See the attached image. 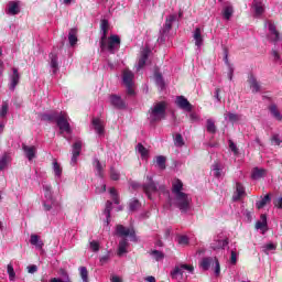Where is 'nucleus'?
I'll return each mask as SVG.
<instances>
[{
  "label": "nucleus",
  "instance_id": "nucleus-1",
  "mask_svg": "<svg viewBox=\"0 0 282 282\" xmlns=\"http://www.w3.org/2000/svg\"><path fill=\"white\" fill-rule=\"evenodd\" d=\"M41 120L44 122H56L61 134L67 133L68 135H72V126L69 124V116H67V112H47L42 115Z\"/></svg>",
  "mask_w": 282,
  "mask_h": 282
},
{
  "label": "nucleus",
  "instance_id": "nucleus-2",
  "mask_svg": "<svg viewBox=\"0 0 282 282\" xmlns=\"http://www.w3.org/2000/svg\"><path fill=\"white\" fill-rule=\"evenodd\" d=\"M184 183L180 178L172 182V193L175 195L176 206L181 213H188L191 210V197L184 192Z\"/></svg>",
  "mask_w": 282,
  "mask_h": 282
},
{
  "label": "nucleus",
  "instance_id": "nucleus-3",
  "mask_svg": "<svg viewBox=\"0 0 282 282\" xmlns=\"http://www.w3.org/2000/svg\"><path fill=\"white\" fill-rule=\"evenodd\" d=\"M166 109H169V102L158 101L149 110L150 124L161 122L166 118Z\"/></svg>",
  "mask_w": 282,
  "mask_h": 282
},
{
  "label": "nucleus",
  "instance_id": "nucleus-4",
  "mask_svg": "<svg viewBox=\"0 0 282 282\" xmlns=\"http://www.w3.org/2000/svg\"><path fill=\"white\" fill-rule=\"evenodd\" d=\"M100 48L101 52H109L110 54H116L118 50H120V36L119 35H110L106 37V40H100Z\"/></svg>",
  "mask_w": 282,
  "mask_h": 282
},
{
  "label": "nucleus",
  "instance_id": "nucleus-5",
  "mask_svg": "<svg viewBox=\"0 0 282 282\" xmlns=\"http://www.w3.org/2000/svg\"><path fill=\"white\" fill-rule=\"evenodd\" d=\"M177 21V14H170L163 28L160 30V36L158 39L159 43H164L166 41V36H169V32L173 30V23Z\"/></svg>",
  "mask_w": 282,
  "mask_h": 282
},
{
  "label": "nucleus",
  "instance_id": "nucleus-6",
  "mask_svg": "<svg viewBox=\"0 0 282 282\" xmlns=\"http://www.w3.org/2000/svg\"><path fill=\"white\" fill-rule=\"evenodd\" d=\"M214 265V272L216 274V276H219L220 272H221V267L219 265V259H217V257L215 258H203L199 267L202 268V270H210V267Z\"/></svg>",
  "mask_w": 282,
  "mask_h": 282
},
{
  "label": "nucleus",
  "instance_id": "nucleus-7",
  "mask_svg": "<svg viewBox=\"0 0 282 282\" xmlns=\"http://www.w3.org/2000/svg\"><path fill=\"white\" fill-rule=\"evenodd\" d=\"M133 72L124 69L122 73L123 85L126 86L127 96H135V89L133 88Z\"/></svg>",
  "mask_w": 282,
  "mask_h": 282
},
{
  "label": "nucleus",
  "instance_id": "nucleus-8",
  "mask_svg": "<svg viewBox=\"0 0 282 282\" xmlns=\"http://www.w3.org/2000/svg\"><path fill=\"white\" fill-rule=\"evenodd\" d=\"M184 270H187L191 274H193V270L195 268L191 264H180L176 265L172 271H171V276L174 281H181V279L184 278Z\"/></svg>",
  "mask_w": 282,
  "mask_h": 282
},
{
  "label": "nucleus",
  "instance_id": "nucleus-9",
  "mask_svg": "<svg viewBox=\"0 0 282 282\" xmlns=\"http://www.w3.org/2000/svg\"><path fill=\"white\" fill-rule=\"evenodd\" d=\"M142 191L151 199L152 193H158V185L153 181V177L147 176V182L142 184Z\"/></svg>",
  "mask_w": 282,
  "mask_h": 282
},
{
  "label": "nucleus",
  "instance_id": "nucleus-10",
  "mask_svg": "<svg viewBox=\"0 0 282 282\" xmlns=\"http://www.w3.org/2000/svg\"><path fill=\"white\" fill-rule=\"evenodd\" d=\"M6 14L9 17H17L21 12V2L20 1H9L4 9Z\"/></svg>",
  "mask_w": 282,
  "mask_h": 282
},
{
  "label": "nucleus",
  "instance_id": "nucleus-11",
  "mask_svg": "<svg viewBox=\"0 0 282 282\" xmlns=\"http://www.w3.org/2000/svg\"><path fill=\"white\" fill-rule=\"evenodd\" d=\"M9 89L10 91H14V89H17V85L21 83V74H19V68H12V74L9 76Z\"/></svg>",
  "mask_w": 282,
  "mask_h": 282
},
{
  "label": "nucleus",
  "instance_id": "nucleus-12",
  "mask_svg": "<svg viewBox=\"0 0 282 282\" xmlns=\"http://www.w3.org/2000/svg\"><path fill=\"white\" fill-rule=\"evenodd\" d=\"M80 151H83V141L78 140L73 144V156L70 160V164L76 166L78 164V158H80Z\"/></svg>",
  "mask_w": 282,
  "mask_h": 282
},
{
  "label": "nucleus",
  "instance_id": "nucleus-13",
  "mask_svg": "<svg viewBox=\"0 0 282 282\" xmlns=\"http://www.w3.org/2000/svg\"><path fill=\"white\" fill-rule=\"evenodd\" d=\"M175 105H177L180 109H183V111H193V105L184 96H177Z\"/></svg>",
  "mask_w": 282,
  "mask_h": 282
},
{
  "label": "nucleus",
  "instance_id": "nucleus-14",
  "mask_svg": "<svg viewBox=\"0 0 282 282\" xmlns=\"http://www.w3.org/2000/svg\"><path fill=\"white\" fill-rule=\"evenodd\" d=\"M247 83H249L252 94H259V91H261V84H259V80H257L254 74H249Z\"/></svg>",
  "mask_w": 282,
  "mask_h": 282
},
{
  "label": "nucleus",
  "instance_id": "nucleus-15",
  "mask_svg": "<svg viewBox=\"0 0 282 282\" xmlns=\"http://www.w3.org/2000/svg\"><path fill=\"white\" fill-rule=\"evenodd\" d=\"M110 105H112L115 109H127V102L118 95H110Z\"/></svg>",
  "mask_w": 282,
  "mask_h": 282
},
{
  "label": "nucleus",
  "instance_id": "nucleus-16",
  "mask_svg": "<svg viewBox=\"0 0 282 282\" xmlns=\"http://www.w3.org/2000/svg\"><path fill=\"white\" fill-rule=\"evenodd\" d=\"M267 25L269 28L270 39L274 43H276V41H280L281 36L280 33L276 31V25L274 24V22L272 20H267Z\"/></svg>",
  "mask_w": 282,
  "mask_h": 282
},
{
  "label": "nucleus",
  "instance_id": "nucleus-17",
  "mask_svg": "<svg viewBox=\"0 0 282 282\" xmlns=\"http://www.w3.org/2000/svg\"><path fill=\"white\" fill-rule=\"evenodd\" d=\"M252 10L254 12V17H261L263 12H265V4H263V0H253Z\"/></svg>",
  "mask_w": 282,
  "mask_h": 282
},
{
  "label": "nucleus",
  "instance_id": "nucleus-18",
  "mask_svg": "<svg viewBox=\"0 0 282 282\" xmlns=\"http://www.w3.org/2000/svg\"><path fill=\"white\" fill-rule=\"evenodd\" d=\"M226 246H228V238H221L220 236H217L212 243L213 250L224 249Z\"/></svg>",
  "mask_w": 282,
  "mask_h": 282
},
{
  "label": "nucleus",
  "instance_id": "nucleus-19",
  "mask_svg": "<svg viewBox=\"0 0 282 282\" xmlns=\"http://www.w3.org/2000/svg\"><path fill=\"white\" fill-rule=\"evenodd\" d=\"M116 231L119 237H135L134 230H130L122 225H118Z\"/></svg>",
  "mask_w": 282,
  "mask_h": 282
},
{
  "label": "nucleus",
  "instance_id": "nucleus-20",
  "mask_svg": "<svg viewBox=\"0 0 282 282\" xmlns=\"http://www.w3.org/2000/svg\"><path fill=\"white\" fill-rule=\"evenodd\" d=\"M242 197H246V187H243V184H241L240 182H237L234 202H239V199H242Z\"/></svg>",
  "mask_w": 282,
  "mask_h": 282
},
{
  "label": "nucleus",
  "instance_id": "nucleus-21",
  "mask_svg": "<svg viewBox=\"0 0 282 282\" xmlns=\"http://www.w3.org/2000/svg\"><path fill=\"white\" fill-rule=\"evenodd\" d=\"M58 274L61 278H53L50 282H72V278H69L67 270L59 269Z\"/></svg>",
  "mask_w": 282,
  "mask_h": 282
},
{
  "label": "nucleus",
  "instance_id": "nucleus-22",
  "mask_svg": "<svg viewBox=\"0 0 282 282\" xmlns=\"http://www.w3.org/2000/svg\"><path fill=\"white\" fill-rule=\"evenodd\" d=\"M48 57L51 61V69L53 70V74H56L58 72V53L51 52Z\"/></svg>",
  "mask_w": 282,
  "mask_h": 282
},
{
  "label": "nucleus",
  "instance_id": "nucleus-23",
  "mask_svg": "<svg viewBox=\"0 0 282 282\" xmlns=\"http://www.w3.org/2000/svg\"><path fill=\"white\" fill-rule=\"evenodd\" d=\"M22 149L30 162H32L33 158H36V147L34 145L29 147V145L22 144Z\"/></svg>",
  "mask_w": 282,
  "mask_h": 282
},
{
  "label": "nucleus",
  "instance_id": "nucleus-24",
  "mask_svg": "<svg viewBox=\"0 0 282 282\" xmlns=\"http://www.w3.org/2000/svg\"><path fill=\"white\" fill-rule=\"evenodd\" d=\"M151 55V48H144L141 52V57L139 58V69H142V67H144V65H147V61H149V56Z\"/></svg>",
  "mask_w": 282,
  "mask_h": 282
},
{
  "label": "nucleus",
  "instance_id": "nucleus-25",
  "mask_svg": "<svg viewBox=\"0 0 282 282\" xmlns=\"http://www.w3.org/2000/svg\"><path fill=\"white\" fill-rule=\"evenodd\" d=\"M68 43L70 47H74L78 43V29L73 28L68 32Z\"/></svg>",
  "mask_w": 282,
  "mask_h": 282
},
{
  "label": "nucleus",
  "instance_id": "nucleus-26",
  "mask_svg": "<svg viewBox=\"0 0 282 282\" xmlns=\"http://www.w3.org/2000/svg\"><path fill=\"white\" fill-rule=\"evenodd\" d=\"M256 228L257 230H263V232L268 230V216H265V214L260 216V220L257 221Z\"/></svg>",
  "mask_w": 282,
  "mask_h": 282
},
{
  "label": "nucleus",
  "instance_id": "nucleus-27",
  "mask_svg": "<svg viewBox=\"0 0 282 282\" xmlns=\"http://www.w3.org/2000/svg\"><path fill=\"white\" fill-rule=\"evenodd\" d=\"M268 175V171L265 169L254 167L251 172L252 180H261V177H265Z\"/></svg>",
  "mask_w": 282,
  "mask_h": 282
},
{
  "label": "nucleus",
  "instance_id": "nucleus-28",
  "mask_svg": "<svg viewBox=\"0 0 282 282\" xmlns=\"http://www.w3.org/2000/svg\"><path fill=\"white\" fill-rule=\"evenodd\" d=\"M194 40H195V45L197 47H200L204 45V36H202V29L198 26L194 31Z\"/></svg>",
  "mask_w": 282,
  "mask_h": 282
},
{
  "label": "nucleus",
  "instance_id": "nucleus-29",
  "mask_svg": "<svg viewBox=\"0 0 282 282\" xmlns=\"http://www.w3.org/2000/svg\"><path fill=\"white\" fill-rule=\"evenodd\" d=\"M93 124L98 135H105V124L100 119H93Z\"/></svg>",
  "mask_w": 282,
  "mask_h": 282
},
{
  "label": "nucleus",
  "instance_id": "nucleus-30",
  "mask_svg": "<svg viewBox=\"0 0 282 282\" xmlns=\"http://www.w3.org/2000/svg\"><path fill=\"white\" fill-rule=\"evenodd\" d=\"M127 248H129V241H127V238H122L119 242L118 248V257H122V254H127Z\"/></svg>",
  "mask_w": 282,
  "mask_h": 282
},
{
  "label": "nucleus",
  "instance_id": "nucleus-31",
  "mask_svg": "<svg viewBox=\"0 0 282 282\" xmlns=\"http://www.w3.org/2000/svg\"><path fill=\"white\" fill-rule=\"evenodd\" d=\"M100 28L102 32V35H101L102 43H105V41L107 40V35L109 34V20L107 19L101 20Z\"/></svg>",
  "mask_w": 282,
  "mask_h": 282
},
{
  "label": "nucleus",
  "instance_id": "nucleus-32",
  "mask_svg": "<svg viewBox=\"0 0 282 282\" xmlns=\"http://www.w3.org/2000/svg\"><path fill=\"white\" fill-rule=\"evenodd\" d=\"M94 166H95V170L97 171V175L102 180L105 177V164L102 165V163H100V160L95 159Z\"/></svg>",
  "mask_w": 282,
  "mask_h": 282
},
{
  "label": "nucleus",
  "instance_id": "nucleus-33",
  "mask_svg": "<svg viewBox=\"0 0 282 282\" xmlns=\"http://www.w3.org/2000/svg\"><path fill=\"white\" fill-rule=\"evenodd\" d=\"M234 13H235V9L232 8V6L227 4L226 7H224V9H223V18L226 21H230V19L232 18Z\"/></svg>",
  "mask_w": 282,
  "mask_h": 282
},
{
  "label": "nucleus",
  "instance_id": "nucleus-34",
  "mask_svg": "<svg viewBox=\"0 0 282 282\" xmlns=\"http://www.w3.org/2000/svg\"><path fill=\"white\" fill-rule=\"evenodd\" d=\"M30 243L32 246H36L39 250H43V240H41V237L39 235H31Z\"/></svg>",
  "mask_w": 282,
  "mask_h": 282
},
{
  "label": "nucleus",
  "instance_id": "nucleus-35",
  "mask_svg": "<svg viewBox=\"0 0 282 282\" xmlns=\"http://www.w3.org/2000/svg\"><path fill=\"white\" fill-rule=\"evenodd\" d=\"M270 202H272V197L270 194H267L261 200L256 203V207L258 210H261V208L265 207L268 204H270Z\"/></svg>",
  "mask_w": 282,
  "mask_h": 282
},
{
  "label": "nucleus",
  "instance_id": "nucleus-36",
  "mask_svg": "<svg viewBox=\"0 0 282 282\" xmlns=\"http://www.w3.org/2000/svg\"><path fill=\"white\" fill-rule=\"evenodd\" d=\"M206 129H207V133H210L212 135H215V133H217V126L215 124V120L207 119Z\"/></svg>",
  "mask_w": 282,
  "mask_h": 282
},
{
  "label": "nucleus",
  "instance_id": "nucleus-37",
  "mask_svg": "<svg viewBox=\"0 0 282 282\" xmlns=\"http://www.w3.org/2000/svg\"><path fill=\"white\" fill-rule=\"evenodd\" d=\"M212 171L214 172V177H221V173L224 171V165H221V163H214L212 165Z\"/></svg>",
  "mask_w": 282,
  "mask_h": 282
},
{
  "label": "nucleus",
  "instance_id": "nucleus-38",
  "mask_svg": "<svg viewBox=\"0 0 282 282\" xmlns=\"http://www.w3.org/2000/svg\"><path fill=\"white\" fill-rule=\"evenodd\" d=\"M112 206H113V203H111V200L106 202V208L104 214L106 215V220L108 225H109V221H111V210L113 208Z\"/></svg>",
  "mask_w": 282,
  "mask_h": 282
},
{
  "label": "nucleus",
  "instance_id": "nucleus-39",
  "mask_svg": "<svg viewBox=\"0 0 282 282\" xmlns=\"http://www.w3.org/2000/svg\"><path fill=\"white\" fill-rule=\"evenodd\" d=\"M242 116L239 113L226 112L225 120H229V122H240Z\"/></svg>",
  "mask_w": 282,
  "mask_h": 282
},
{
  "label": "nucleus",
  "instance_id": "nucleus-40",
  "mask_svg": "<svg viewBox=\"0 0 282 282\" xmlns=\"http://www.w3.org/2000/svg\"><path fill=\"white\" fill-rule=\"evenodd\" d=\"M269 111L273 116V118H275V120H279V122H281L282 116H281V111H279V108L276 107V105L269 106Z\"/></svg>",
  "mask_w": 282,
  "mask_h": 282
},
{
  "label": "nucleus",
  "instance_id": "nucleus-41",
  "mask_svg": "<svg viewBox=\"0 0 282 282\" xmlns=\"http://www.w3.org/2000/svg\"><path fill=\"white\" fill-rule=\"evenodd\" d=\"M53 171L55 177H62L63 175V167L61 166L59 162L56 159L53 160Z\"/></svg>",
  "mask_w": 282,
  "mask_h": 282
},
{
  "label": "nucleus",
  "instance_id": "nucleus-42",
  "mask_svg": "<svg viewBox=\"0 0 282 282\" xmlns=\"http://www.w3.org/2000/svg\"><path fill=\"white\" fill-rule=\"evenodd\" d=\"M137 151L140 153L142 160H149V151L142 143H138Z\"/></svg>",
  "mask_w": 282,
  "mask_h": 282
},
{
  "label": "nucleus",
  "instance_id": "nucleus-43",
  "mask_svg": "<svg viewBox=\"0 0 282 282\" xmlns=\"http://www.w3.org/2000/svg\"><path fill=\"white\" fill-rule=\"evenodd\" d=\"M156 166L161 171H164L166 169V156H164V155L156 156Z\"/></svg>",
  "mask_w": 282,
  "mask_h": 282
},
{
  "label": "nucleus",
  "instance_id": "nucleus-44",
  "mask_svg": "<svg viewBox=\"0 0 282 282\" xmlns=\"http://www.w3.org/2000/svg\"><path fill=\"white\" fill-rule=\"evenodd\" d=\"M8 164H10V155L9 154H4L0 159V171L6 170L8 167Z\"/></svg>",
  "mask_w": 282,
  "mask_h": 282
},
{
  "label": "nucleus",
  "instance_id": "nucleus-45",
  "mask_svg": "<svg viewBox=\"0 0 282 282\" xmlns=\"http://www.w3.org/2000/svg\"><path fill=\"white\" fill-rule=\"evenodd\" d=\"M79 274L84 282H89V271L87 270V267H80Z\"/></svg>",
  "mask_w": 282,
  "mask_h": 282
},
{
  "label": "nucleus",
  "instance_id": "nucleus-46",
  "mask_svg": "<svg viewBox=\"0 0 282 282\" xmlns=\"http://www.w3.org/2000/svg\"><path fill=\"white\" fill-rule=\"evenodd\" d=\"M141 206H142V204L138 199H133L129 204V208H130L131 213H135V210H140Z\"/></svg>",
  "mask_w": 282,
  "mask_h": 282
},
{
  "label": "nucleus",
  "instance_id": "nucleus-47",
  "mask_svg": "<svg viewBox=\"0 0 282 282\" xmlns=\"http://www.w3.org/2000/svg\"><path fill=\"white\" fill-rule=\"evenodd\" d=\"M174 144H175V147H178V148H182V147H184V137H182V134L181 133H176L175 135H174Z\"/></svg>",
  "mask_w": 282,
  "mask_h": 282
},
{
  "label": "nucleus",
  "instance_id": "nucleus-48",
  "mask_svg": "<svg viewBox=\"0 0 282 282\" xmlns=\"http://www.w3.org/2000/svg\"><path fill=\"white\" fill-rule=\"evenodd\" d=\"M109 193L111 195L112 202L115 204H120V197L118 196V191L116 187H110Z\"/></svg>",
  "mask_w": 282,
  "mask_h": 282
},
{
  "label": "nucleus",
  "instance_id": "nucleus-49",
  "mask_svg": "<svg viewBox=\"0 0 282 282\" xmlns=\"http://www.w3.org/2000/svg\"><path fill=\"white\" fill-rule=\"evenodd\" d=\"M8 109H9L8 102L4 101L0 109V120H6V117L8 116Z\"/></svg>",
  "mask_w": 282,
  "mask_h": 282
},
{
  "label": "nucleus",
  "instance_id": "nucleus-50",
  "mask_svg": "<svg viewBox=\"0 0 282 282\" xmlns=\"http://www.w3.org/2000/svg\"><path fill=\"white\" fill-rule=\"evenodd\" d=\"M110 180L113 182H118V180H120V172H118L113 166L110 167Z\"/></svg>",
  "mask_w": 282,
  "mask_h": 282
},
{
  "label": "nucleus",
  "instance_id": "nucleus-51",
  "mask_svg": "<svg viewBox=\"0 0 282 282\" xmlns=\"http://www.w3.org/2000/svg\"><path fill=\"white\" fill-rule=\"evenodd\" d=\"M154 78H155V83L159 87H161V89H164V78L162 77V75L160 73H155L154 74Z\"/></svg>",
  "mask_w": 282,
  "mask_h": 282
},
{
  "label": "nucleus",
  "instance_id": "nucleus-52",
  "mask_svg": "<svg viewBox=\"0 0 282 282\" xmlns=\"http://www.w3.org/2000/svg\"><path fill=\"white\" fill-rule=\"evenodd\" d=\"M7 272L9 274V279L10 281H14V279H17V273L14 272V267H12V264H8L7 267Z\"/></svg>",
  "mask_w": 282,
  "mask_h": 282
},
{
  "label": "nucleus",
  "instance_id": "nucleus-53",
  "mask_svg": "<svg viewBox=\"0 0 282 282\" xmlns=\"http://www.w3.org/2000/svg\"><path fill=\"white\" fill-rule=\"evenodd\" d=\"M152 256L154 257L155 261H162V259H164V253L159 250H153Z\"/></svg>",
  "mask_w": 282,
  "mask_h": 282
},
{
  "label": "nucleus",
  "instance_id": "nucleus-54",
  "mask_svg": "<svg viewBox=\"0 0 282 282\" xmlns=\"http://www.w3.org/2000/svg\"><path fill=\"white\" fill-rule=\"evenodd\" d=\"M177 241L181 246H188V236H178Z\"/></svg>",
  "mask_w": 282,
  "mask_h": 282
},
{
  "label": "nucleus",
  "instance_id": "nucleus-55",
  "mask_svg": "<svg viewBox=\"0 0 282 282\" xmlns=\"http://www.w3.org/2000/svg\"><path fill=\"white\" fill-rule=\"evenodd\" d=\"M90 250H93V252H98V250H100V243L98 241H90Z\"/></svg>",
  "mask_w": 282,
  "mask_h": 282
},
{
  "label": "nucleus",
  "instance_id": "nucleus-56",
  "mask_svg": "<svg viewBox=\"0 0 282 282\" xmlns=\"http://www.w3.org/2000/svg\"><path fill=\"white\" fill-rule=\"evenodd\" d=\"M237 257H239V253H237V251L235 250H231V256H230L231 265H237Z\"/></svg>",
  "mask_w": 282,
  "mask_h": 282
},
{
  "label": "nucleus",
  "instance_id": "nucleus-57",
  "mask_svg": "<svg viewBox=\"0 0 282 282\" xmlns=\"http://www.w3.org/2000/svg\"><path fill=\"white\" fill-rule=\"evenodd\" d=\"M271 250H276V245L274 243H268L264 246V252L268 254Z\"/></svg>",
  "mask_w": 282,
  "mask_h": 282
},
{
  "label": "nucleus",
  "instance_id": "nucleus-58",
  "mask_svg": "<svg viewBox=\"0 0 282 282\" xmlns=\"http://www.w3.org/2000/svg\"><path fill=\"white\" fill-rule=\"evenodd\" d=\"M274 63H281V55L276 51L271 52Z\"/></svg>",
  "mask_w": 282,
  "mask_h": 282
},
{
  "label": "nucleus",
  "instance_id": "nucleus-59",
  "mask_svg": "<svg viewBox=\"0 0 282 282\" xmlns=\"http://www.w3.org/2000/svg\"><path fill=\"white\" fill-rule=\"evenodd\" d=\"M271 141L274 142V144H276V147H280L281 145V138H279V134H273L272 138H271Z\"/></svg>",
  "mask_w": 282,
  "mask_h": 282
},
{
  "label": "nucleus",
  "instance_id": "nucleus-60",
  "mask_svg": "<svg viewBox=\"0 0 282 282\" xmlns=\"http://www.w3.org/2000/svg\"><path fill=\"white\" fill-rule=\"evenodd\" d=\"M52 204H54V200H44L45 210H52Z\"/></svg>",
  "mask_w": 282,
  "mask_h": 282
},
{
  "label": "nucleus",
  "instance_id": "nucleus-61",
  "mask_svg": "<svg viewBox=\"0 0 282 282\" xmlns=\"http://www.w3.org/2000/svg\"><path fill=\"white\" fill-rule=\"evenodd\" d=\"M189 118H191L192 122L199 121V115H197L196 112L189 113Z\"/></svg>",
  "mask_w": 282,
  "mask_h": 282
},
{
  "label": "nucleus",
  "instance_id": "nucleus-62",
  "mask_svg": "<svg viewBox=\"0 0 282 282\" xmlns=\"http://www.w3.org/2000/svg\"><path fill=\"white\" fill-rule=\"evenodd\" d=\"M275 208H280L282 210V196L273 202Z\"/></svg>",
  "mask_w": 282,
  "mask_h": 282
},
{
  "label": "nucleus",
  "instance_id": "nucleus-63",
  "mask_svg": "<svg viewBox=\"0 0 282 282\" xmlns=\"http://www.w3.org/2000/svg\"><path fill=\"white\" fill-rule=\"evenodd\" d=\"M28 270L30 274H34V272H36L39 268L36 267V264H32L28 267Z\"/></svg>",
  "mask_w": 282,
  "mask_h": 282
},
{
  "label": "nucleus",
  "instance_id": "nucleus-64",
  "mask_svg": "<svg viewBox=\"0 0 282 282\" xmlns=\"http://www.w3.org/2000/svg\"><path fill=\"white\" fill-rule=\"evenodd\" d=\"M111 282H122V279L120 276H118V275H113L111 278Z\"/></svg>",
  "mask_w": 282,
  "mask_h": 282
}]
</instances>
